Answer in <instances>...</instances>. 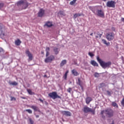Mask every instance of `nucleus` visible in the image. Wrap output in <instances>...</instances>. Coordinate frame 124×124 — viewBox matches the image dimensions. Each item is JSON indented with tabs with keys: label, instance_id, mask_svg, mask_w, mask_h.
I'll return each mask as SVG.
<instances>
[{
	"label": "nucleus",
	"instance_id": "nucleus-32",
	"mask_svg": "<svg viewBox=\"0 0 124 124\" xmlns=\"http://www.w3.org/2000/svg\"><path fill=\"white\" fill-rule=\"evenodd\" d=\"M77 1V0H73L72 1H70V5L73 6L75 4H76Z\"/></svg>",
	"mask_w": 124,
	"mask_h": 124
},
{
	"label": "nucleus",
	"instance_id": "nucleus-31",
	"mask_svg": "<svg viewBox=\"0 0 124 124\" xmlns=\"http://www.w3.org/2000/svg\"><path fill=\"white\" fill-rule=\"evenodd\" d=\"M69 73V70H67L63 76V78L65 80L67 79L68 74Z\"/></svg>",
	"mask_w": 124,
	"mask_h": 124
},
{
	"label": "nucleus",
	"instance_id": "nucleus-42",
	"mask_svg": "<svg viewBox=\"0 0 124 124\" xmlns=\"http://www.w3.org/2000/svg\"><path fill=\"white\" fill-rule=\"evenodd\" d=\"M111 30L113 31H116V29L115 28V27H111Z\"/></svg>",
	"mask_w": 124,
	"mask_h": 124
},
{
	"label": "nucleus",
	"instance_id": "nucleus-7",
	"mask_svg": "<svg viewBox=\"0 0 124 124\" xmlns=\"http://www.w3.org/2000/svg\"><path fill=\"white\" fill-rule=\"evenodd\" d=\"M106 37L108 41H112L115 38V34L114 32L108 33L106 36Z\"/></svg>",
	"mask_w": 124,
	"mask_h": 124
},
{
	"label": "nucleus",
	"instance_id": "nucleus-39",
	"mask_svg": "<svg viewBox=\"0 0 124 124\" xmlns=\"http://www.w3.org/2000/svg\"><path fill=\"white\" fill-rule=\"evenodd\" d=\"M121 104L124 107V98H123L121 101Z\"/></svg>",
	"mask_w": 124,
	"mask_h": 124
},
{
	"label": "nucleus",
	"instance_id": "nucleus-2",
	"mask_svg": "<svg viewBox=\"0 0 124 124\" xmlns=\"http://www.w3.org/2000/svg\"><path fill=\"white\" fill-rule=\"evenodd\" d=\"M97 61L100 64L101 66L104 69H106V68H109L112 64L111 62H104L101 59H100L99 56L97 57Z\"/></svg>",
	"mask_w": 124,
	"mask_h": 124
},
{
	"label": "nucleus",
	"instance_id": "nucleus-14",
	"mask_svg": "<svg viewBox=\"0 0 124 124\" xmlns=\"http://www.w3.org/2000/svg\"><path fill=\"white\" fill-rule=\"evenodd\" d=\"M103 34V32H102L101 33L99 32V31H97L94 32V34L95 35V36L96 38H101V36H102V34Z\"/></svg>",
	"mask_w": 124,
	"mask_h": 124
},
{
	"label": "nucleus",
	"instance_id": "nucleus-24",
	"mask_svg": "<svg viewBox=\"0 0 124 124\" xmlns=\"http://www.w3.org/2000/svg\"><path fill=\"white\" fill-rule=\"evenodd\" d=\"M9 84L10 85H13V86H17L18 85V82H17L16 81H9Z\"/></svg>",
	"mask_w": 124,
	"mask_h": 124
},
{
	"label": "nucleus",
	"instance_id": "nucleus-47",
	"mask_svg": "<svg viewBox=\"0 0 124 124\" xmlns=\"http://www.w3.org/2000/svg\"><path fill=\"white\" fill-rule=\"evenodd\" d=\"M36 118H39V115H36Z\"/></svg>",
	"mask_w": 124,
	"mask_h": 124
},
{
	"label": "nucleus",
	"instance_id": "nucleus-1",
	"mask_svg": "<svg viewBox=\"0 0 124 124\" xmlns=\"http://www.w3.org/2000/svg\"><path fill=\"white\" fill-rule=\"evenodd\" d=\"M104 113L108 118H112L114 116V110L112 108H107L101 111L100 114L102 118L103 119H105V115H104Z\"/></svg>",
	"mask_w": 124,
	"mask_h": 124
},
{
	"label": "nucleus",
	"instance_id": "nucleus-36",
	"mask_svg": "<svg viewBox=\"0 0 124 124\" xmlns=\"http://www.w3.org/2000/svg\"><path fill=\"white\" fill-rule=\"evenodd\" d=\"M72 91V88H69L67 90V92L69 93H71V91Z\"/></svg>",
	"mask_w": 124,
	"mask_h": 124
},
{
	"label": "nucleus",
	"instance_id": "nucleus-3",
	"mask_svg": "<svg viewBox=\"0 0 124 124\" xmlns=\"http://www.w3.org/2000/svg\"><path fill=\"white\" fill-rule=\"evenodd\" d=\"M16 5L17 6L22 7L23 9H26L29 6L28 2L26 0H20L18 1Z\"/></svg>",
	"mask_w": 124,
	"mask_h": 124
},
{
	"label": "nucleus",
	"instance_id": "nucleus-19",
	"mask_svg": "<svg viewBox=\"0 0 124 124\" xmlns=\"http://www.w3.org/2000/svg\"><path fill=\"white\" fill-rule=\"evenodd\" d=\"M45 26H46L48 28H50L53 26L52 22L48 21L46 22L45 25Z\"/></svg>",
	"mask_w": 124,
	"mask_h": 124
},
{
	"label": "nucleus",
	"instance_id": "nucleus-34",
	"mask_svg": "<svg viewBox=\"0 0 124 124\" xmlns=\"http://www.w3.org/2000/svg\"><path fill=\"white\" fill-rule=\"evenodd\" d=\"M107 93L108 95L111 96V95L112 94V91L107 90Z\"/></svg>",
	"mask_w": 124,
	"mask_h": 124
},
{
	"label": "nucleus",
	"instance_id": "nucleus-29",
	"mask_svg": "<svg viewBox=\"0 0 124 124\" xmlns=\"http://www.w3.org/2000/svg\"><path fill=\"white\" fill-rule=\"evenodd\" d=\"M82 16V15L81 14H75V15H74V19H76L78 17H80Z\"/></svg>",
	"mask_w": 124,
	"mask_h": 124
},
{
	"label": "nucleus",
	"instance_id": "nucleus-51",
	"mask_svg": "<svg viewBox=\"0 0 124 124\" xmlns=\"http://www.w3.org/2000/svg\"><path fill=\"white\" fill-rule=\"evenodd\" d=\"M2 50V49L0 48V52Z\"/></svg>",
	"mask_w": 124,
	"mask_h": 124
},
{
	"label": "nucleus",
	"instance_id": "nucleus-26",
	"mask_svg": "<svg viewBox=\"0 0 124 124\" xmlns=\"http://www.w3.org/2000/svg\"><path fill=\"white\" fill-rule=\"evenodd\" d=\"M102 42L103 43L104 45H106L107 46H110V42L107 43V41H106V40L104 39H102Z\"/></svg>",
	"mask_w": 124,
	"mask_h": 124
},
{
	"label": "nucleus",
	"instance_id": "nucleus-38",
	"mask_svg": "<svg viewBox=\"0 0 124 124\" xmlns=\"http://www.w3.org/2000/svg\"><path fill=\"white\" fill-rule=\"evenodd\" d=\"M29 121L31 124H34V121L32 120L31 118H30Z\"/></svg>",
	"mask_w": 124,
	"mask_h": 124
},
{
	"label": "nucleus",
	"instance_id": "nucleus-9",
	"mask_svg": "<svg viewBox=\"0 0 124 124\" xmlns=\"http://www.w3.org/2000/svg\"><path fill=\"white\" fill-rule=\"evenodd\" d=\"M55 59V57L54 55H50L47 57H46L45 59V62L46 63H51L52 61H54Z\"/></svg>",
	"mask_w": 124,
	"mask_h": 124
},
{
	"label": "nucleus",
	"instance_id": "nucleus-33",
	"mask_svg": "<svg viewBox=\"0 0 124 124\" xmlns=\"http://www.w3.org/2000/svg\"><path fill=\"white\" fill-rule=\"evenodd\" d=\"M25 111H27V112H28V113L29 114H32V110L30 109H26L25 110Z\"/></svg>",
	"mask_w": 124,
	"mask_h": 124
},
{
	"label": "nucleus",
	"instance_id": "nucleus-21",
	"mask_svg": "<svg viewBox=\"0 0 124 124\" xmlns=\"http://www.w3.org/2000/svg\"><path fill=\"white\" fill-rule=\"evenodd\" d=\"M50 51V48L49 47H46V57H48L49 55Z\"/></svg>",
	"mask_w": 124,
	"mask_h": 124
},
{
	"label": "nucleus",
	"instance_id": "nucleus-35",
	"mask_svg": "<svg viewBox=\"0 0 124 124\" xmlns=\"http://www.w3.org/2000/svg\"><path fill=\"white\" fill-rule=\"evenodd\" d=\"M94 77L95 78H98V77H99V74L98 73H95L94 74Z\"/></svg>",
	"mask_w": 124,
	"mask_h": 124
},
{
	"label": "nucleus",
	"instance_id": "nucleus-37",
	"mask_svg": "<svg viewBox=\"0 0 124 124\" xmlns=\"http://www.w3.org/2000/svg\"><path fill=\"white\" fill-rule=\"evenodd\" d=\"M89 55L91 57H93L94 56V54H93V53H92L91 52H89Z\"/></svg>",
	"mask_w": 124,
	"mask_h": 124
},
{
	"label": "nucleus",
	"instance_id": "nucleus-23",
	"mask_svg": "<svg viewBox=\"0 0 124 124\" xmlns=\"http://www.w3.org/2000/svg\"><path fill=\"white\" fill-rule=\"evenodd\" d=\"M30 108L33 109L35 111H38L39 110V108L36 106L32 105Z\"/></svg>",
	"mask_w": 124,
	"mask_h": 124
},
{
	"label": "nucleus",
	"instance_id": "nucleus-15",
	"mask_svg": "<svg viewBox=\"0 0 124 124\" xmlns=\"http://www.w3.org/2000/svg\"><path fill=\"white\" fill-rule=\"evenodd\" d=\"M77 84L80 87V88H81V90H83L84 84H83V82L81 80V79L79 78H78V82L77 83Z\"/></svg>",
	"mask_w": 124,
	"mask_h": 124
},
{
	"label": "nucleus",
	"instance_id": "nucleus-18",
	"mask_svg": "<svg viewBox=\"0 0 124 124\" xmlns=\"http://www.w3.org/2000/svg\"><path fill=\"white\" fill-rule=\"evenodd\" d=\"M90 63L94 67H98V63H97L94 60H92Z\"/></svg>",
	"mask_w": 124,
	"mask_h": 124
},
{
	"label": "nucleus",
	"instance_id": "nucleus-48",
	"mask_svg": "<svg viewBox=\"0 0 124 124\" xmlns=\"http://www.w3.org/2000/svg\"><path fill=\"white\" fill-rule=\"evenodd\" d=\"M44 78H46V77H47V75H45L44 76Z\"/></svg>",
	"mask_w": 124,
	"mask_h": 124
},
{
	"label": "nucleus",
	"instance_id": "nucleus-49",
	"mask_svg": "<svg viewBox=\"0 0 124 124\" xmlns=\"http://www.w3.org/2000/svg\"><path fill=\"white\" fill-rule=\"evenodd\" d=\"M103 1L106 2L107 0H103Z\"/></svg>",
	"mask_w": 124,
	"mask_h": 124
},
{
	"label": "nucleus",
	"instance_id": "nucleus-28",
	"mask_svg": "<svg viewBox=\"0 0 124 124\" xmlns=\"http://www.w3.org/2000/svg\"><path fill=\"white\" fill-rule=\"evenodd\" d=\"M111 105L114 107H116L117 108H119V106L118 105V104L116 103V102H112L111 103Z\"/></svg>",
	"mask_w": 124,
	"mask_h": 124
},
{
	"label": "nucleus",
	"instance_id": "nucleus-44",
	"mask_svg": "<svg viewBox=\"0 0 124 124\" xmlns=\"http://www.w3.org/2000/svg\"><path fill=\"white\" fill-rule=\"evenodd\" d=\"M121 20H122V21L124 23V17H122V18H121Z\"/></svg>",
	"mask_w": 124,
	"mask_h": 124
},
{
	"label": "nucleus",
	"instance_id": "nucleus-12",
	"mask_svg": "<svg viewBox=\"0 0 124 124\" xmlns=\"http://www.w3.org/2000/svg\"><path fill=\"white\" fill-rule=\"evenodd\" d=\"M45 13V10H44L43 9H40L38 13V16L40 17H42Z\"/></svg>",
	"mask_w": 124,
	"mask_h": 124
},
{
	"label": "nucleus",
	"instance_id": "nucleus-11",
	"mask_svg": "<svg viewBox=\"0 0 124 124\" xmlns=\"http://www.w3.org/2000/svg\"><path fill=\"white\" fill-rule=\"evenodd\" d=\"M25 54L28 55V57H29V62L33 60V55L29 49L26 50Z\"/></svg>",
	"mask_w": 124,
	"mask_h": 124
},
{
	"label": "nucleus",
	"instance_id": "nucleus-4",
	"mask_svg": "<svg viewBox=\"0 0 124 124\" xmlns=\"http://www.w3.org/2000/svg\"><path fill=\"white\" fill-rule=\"evenodd\" d=\"M93 12L95 15L101 18H104V12L102 10H94L93 11Z\"/></svg>",
	"mask_w": 124,
	"mask_h": 124
},
{
	"label": "nucleus",
	"instance_id": "nucleus-25",
	"mask_svg": "<svg viewBox=\"0 0 124 124\" xmlns=\"http://www.w3.org/2000/svg\"><path fill=\"white\" fill-rule=\"evenodd\" d=\"M27 92L31 95H34L35 94V93L34 92H33L32 91V90L31 89H27Z\"/></svg>",
	"mask_w": 124,
	"mask_h": 124
},
{
	"label": "nucleus",
	"instance_id": "nucleus-13",
	"mask_svg": "<svg viewBox=\"0 0 124 124\" xmlns=\"http://www.w3.org/2000/svg\"><path fill=\"white\" fill-rule=\"evenodd\" d=\"M62 115H64L66 116H71L72 113L69 111H66V110H62Z\"/></svg>",
	"mask_w": 124,
	"mask_h": 124
},
{
	"label": "nucleus",
	"instance_id": "nucleus-30",
	"mask_svg": "<svg viewBox=\"0 0 124 124\" xmlns=\"http://www.w3.org/2000/svg\"><path fill=\"white\" fill-rule=\"evenodd\" d=\"M105 87H106V84H105V83L102 82V83H100V86H99V88L100 89H101V88H102Z\"/></svg>",
	"mask_w": 124,
	"mask_h": 124
},
{
	"label": "nucleus",
	"instance_id": "nucleus-45",
	"mask_svg": "<svg viewBox=\"0 0 124 124\" xmlns=\"http://www.w3.org/2000/svg\"><path fill=\"white\" fill-rule=\"evenodd\" d=\"M110 124H115V121L113 120Z\"/></svg>",
	"mask_w": 124,
	"mask_h": 124
},
{
	"label": "nucleus",
	"instance_id": "nucleus-6",
	"mask_svg": "<svg viewBox=\"0 0 124 124\" xmlns=\"http://www.w3.org/2000/svg\"><path fill=\"white\" fill-rule=\"evenodd\" d=\"M83 111L84 113H87L91 112L93 115L95 114V110L92 109V108L86 106L83 108Z\"/></svg>",
	"mask_w": 124,
	"mask_h": 124
},
{
	"label": "nucleus",
	"instance_id": "nucleus-5",
	"mask_svg": "<svg viewBox=\"0 0 124 124\" xmlns=\"http://www.w3.org/2000/svg\"><path fill=\"white\" fill-rule=\"evenodd\" d=\"M48 96L52 99L55 100L57 98L62 99V97L61 96L59 95L56 92H52L48 93Z\"/></svg>",
	"mask_w": 124,
	"mask_h": 124
},
{
	"label": "nucleus",
	"instance_id": "nucleus-50",
	"mask_svg": "<svg viewBox=\"0 0 124 124\" xmlns=\"http://www.w3.org/2000/svg\"><path fill=\"white\" fill-rule=\"evenodd\" d=\"M66 1H71V0H66Z\"/></svg>",
	"mask_w": 124,
	"mask_h": 124
},
{
	"label": "nucleus",
	"instance_id": "nucleus-10",
	"mask_svg": "<svg viewBox=\"0 0 124 124\" xmlns=\"http://www.w3.org/2000/svg\"><path fill=\"white\" fill-rule=\"evenodd\" d=\"M115 4H116V2H115V1L110 0V1H108L107 2L106 5L107 7L115 8Z\"/></svg>",
	"mask_w": 124,
	"mask_h": 124
},
{
	"label": "nucleus",
	"instance_id": "nucleus-46",
	"mask_svg": "<svg viewBox=\"0 0 124 124\" xmlns=\"http://www.w3.org/2000/svg\"><path fill=\"white\" fill-rule=\"evenodd\" d=\"M90 35H91V36H93V33H91L90 34Z\"/></svg>",
	"mask_w": 124,
	"mask_h": 124
},
{
	"label": "nucleus",
	"instance_id": "nucleus-27",
	"mask_svg": "<svg viewBox=\"0 0 124 124\" xmlns=\"http://www.w3.org/2000/svg\"><path fill=\"white\" fill-rule=\"evenodd\" d=\"M67 63V61L66 60H63L60 63L61 67L63 66L65 64Z\"/></svg>",
	"mask_w": 124,
	"mask_h": 124
},
{
	"label": "nucleus",
	"instance_id": "nucleus-20",
	"mask_svg": "<svg viewBox=\"0 0 124 124\" xmlns=\"http://www.w3.org/2000/svg\"><path fill=\"white\" fill-rule=\"evenodd\" d=\"M71 72H72V74L74 76H78L79 75V73H78V72L76 69L72 70Z\"/></svg>",
	"mask_w": 124,
	"mask_h": 124
},
{
	"label": "nucleus",
	"instance_id": "nucleus-17",
	"mask_svg": "<svg viewBox=\"0 0 124 124\" xmlns=\"http://www.w3.org/2000/svg\"><path fill=\"white\" fill-rule=\"evenodd\" d=\"M53 52H54L55 55H58L59 53L60 52V49L59 48L57 47H54L53 48Z\"/></svg>",
	"mask_w": 124,
	"mask_h": 124
},
{
	"label": "nucleus",
	"instance_id": "nucleus-8",
	"mask_svg": "<svg viewBox=\"0 0 124 124\" xmlns=\"http://www.w3.org/2000/svg\"><path fill=\"white\" fill-rule=\"evenodd\" d=\"M5 31L4 26L2 24L0 23V37H3L5 36Z\"/></svg>",
	"mask_w": 124,
	"mask_h": 124
},
{
	"label": "nucleus",
	"instance_id": "nucleus-40",
	"mask_svg": "<svg viewBox=\"0 0 124 124\" xmlns=\"http://www.w3.org/2000/svg\"><path fill=\"white\" fill-rule=\"evenodd\" d=\"M16 101V98L15 97L12 96L11 97V101Z\"/></svg>",
	"mask_w": 124,
	"mask_h": 124
},
{
	"label": "nucleus",
	"instance_id": "nucleus-16",
	"mask_svg": "<svg viewBox=\"0 0 124 124\" xmlns=\"http://www.w3.org/2000/svg\"><path fill=\"white\" fill-rule=\"evenodd\" d=\"M21 43L22 42L19 39H17L15 41V44L16 46H20Z\"/></svg>",
	"mask_w": 124,
	"mask_h": 124
},
{
	"label": "nucleus",
	"instance_id": "nucleus-41",
	"mask_svg": "<svg viewBox=\"0 0 124 124\" xmlns=\"http://www.w3.org/2000/svg\"><path fill=\"white\" fill-rule=\"evenodd\" d=\"M4 3H0V9L2 8L4 6Z\"/></svg>",
	"mask_w": 124,
	"mask_h": 124
},
{
	"label": "nucleus",
	"instance_id": "nucleus-22",
	"mask_svg": "<svg viewBox=\"0 0 124 124\" xmlns=\"http://www.w3.org/2000/svg\"><path fill=\"white\" fill-rule=\"evenodd\" d=\"M93 101V98L91 97H87L86 98V103L87 104H89L90 102Z\"/></svg>",
	"mask_w": 124,
	"mask_h": 124
},
{
	"label": "nucleus",
	"instance_id": "nucleus-43",
	"mask_svg": "<svg viewBox=\"0 0 124 124\" xmlns=\"http://www.w3.org/2000/svg\"><path fill=\"white\" fill-rule=\"evenodd\" d=\"M39 100L41 102V103H44L43 100H42L41 98H39Z\"/></svg>",
	"mask_w": 124,
	"mask_h": 124
}]
</instances>
